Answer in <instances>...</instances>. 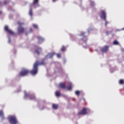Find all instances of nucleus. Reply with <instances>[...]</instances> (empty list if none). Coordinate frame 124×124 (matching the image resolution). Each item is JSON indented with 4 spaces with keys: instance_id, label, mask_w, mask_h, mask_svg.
Masks as SVG:
<instances>
[{
    "instance_id": "1",
    "label": "nucleus",
    "mask_w": 124,
    "mask_h": 124,
    "mask_svg": "<svg viewBox=\"0 0 124 124\" xmlns=\"http://www.w3.org/2000/svg\"><path fill=\"white\" fill-rule=\"evenodd\" d=\"M38 71V62L37 61L34 64L33 69L29 72L32 75H36Z\"/></svg>"
},
{
    "instance_id": "2",
    "label": "nucleus",
    "mask_w": 124,
    "mask_h": 124,
    "mask_svg": "<svg viewBox=\"0 0 124 124\" xmlns=\"http://www.w3.org/2000/svg\"><path fill=\"white\" fill-rule=\"evenodd\" d=\"M17 24L19 26L18 27L17 32L18 34H23V33H24V32H25V28L21 26H22V25H24V23H21L20 22V21H18L17 22Z\"/></svg>"
},
{
    "instance_id": "3",
    "label": "nucleus",
    "mask_w": 124,
    "mask_h": 124,
    "mask_svg": "<svg viewBox=\"0 0 124 124\" xmlns=\"http://www.w3.org/2000/svg\"><path fill=\"white\" fill-rule=\"evenodd\" d=\"M9 121L11 124H18V121L17 118L15 116H11L9 117Z\"/></svg>"
},
{
    "instance_id": "4",
    "label": "nucleus",
    "mask_w": 124,
    "mask_h": 124,
    "mask_svg": "<svg viewBox=\"0 0 124 124\" xmlns=\"http://www.w3.org/2000/svg\"><path fill=\"white\" fill-rule=\"evenodd\" d=\"M30 73V71L28 69H23L19 72V77H22L23 76H27L28 74Z\"/></svg>"
},
{
    "instance_id": "5",
    "label": "nucleus",
    "mask_w": 124,
    "mask_h": 124,
    "mask_svg": "<svg viewBox=\"0 0 124 124\" xmlns=\"http://www.w3.org/2000/svg\"><path fill=\"white\" fill-rule=\"evenodd\" d=\"M101 13L102 14L101 17L102 19H103L105 21H106L105 26L106 27H107V24H109V22L106 21V13L104 11H101Z\"/></svg>"
},
{
    "instance_id": "6",
    "label": "nucleus",
    "mask_w": 124,
    "mask_h": 124,
    "mask_svg": "<svg viewBox=\"0 0 124 124\" xmlns=\"http://www.w3.org/2000/svg\"><path fill=\"white\" fill-rule=\"evenodd\" d=\"M87 111H88V108H83L80 112L78 113V115H87V114H88Z\"/></svg>"
},
{
    "instance_id": "7",
    "label": "nucleus",
    "mask_w": 124,
    "mask_h": 124,
    "mask_svg": "<svg viewBox=\"0 0 124 124\" xmlns=\"http://www.w3.org/2000/svg\"><path fill=\"white\" fill-rule=\"evenodd\" d=\"M108 50H109V46H106L101 48L102 53H106Z\"/></svg>"
},
{
    "instance_id": "8",
    "label": "nucleus",
    "mask_w": 124,
    "mask_h": 124,
    "mask_svg": "<svg viewBox=\"0 0 124 124\" xmlns=\"http://www.w3.org/2000/svg\"><path fill=\"white\" fill-rule=\"evenodd\" d=\"M4 29L5 31H7L8 33H9V34H14V31H11V30L9 29L8 26H5Z\"/></svg>"
},
{
    "instance_id": "9",
    "label": "nucleus",
    "mask_w": 124,
    "mask_h": 124,
    "mask_svg": "<svg viewBox=\"0 0 124 124\" xmlns=\"http://www.w3.org/2000/svg\"><path fill=\"white\" fill-rule=\"evenodd\" d=\"M60 87L61 89H63V90H64V89H66V85H65V84L64 83H61L59 84Z\"/></svg>"
},
{
    "instance_id": "10",
    "label": "nucleus",
    "mask_w": 124,
    "mask_h": 124,
    "mask_svg": "<svg viewBox=\"0 0 124 124\" xmlns=\"http://www.w3.org/2000/svg\"><path fill=\"white\" fill-rule=\"evenodd\" d=\"M37 38L38 40V43H41V42H43V41H44V39L40 36H38Z\"/></svg>"
},
{
    "instance_id": "11",
    "label": "nucleus",
    "mask_w": 124,
    "mask_h": 124,
    "mask_svg": "<svg viewBox=\"0 0 124 124\" xmlns=\"http://www.w3.org/2000/svg\"><path fill=\"white\" fill-rule=\"evenodd\" d=\"M52 108L53 109H54V110H57L58 108H59V105L53 104H52Z\"/></svg>"
},
{
    "instance_id": "12",
    "label": "nucleus",
    "mask_w": 124,
    "mask_h": 124,
    "mask_svg": "<svg viewBox=\"0 0 124 124\" xmlns=\"http://www.w3.org/2000/svg\"><path fill=\"white\" fill-rule=\"evenodd\" d=\"M54 56H55V53H50L47 54V57H48L49 59H51V58H53Z\"/></svg>"
},
{
    "instance_id": "13",
    "label": "nucleus",
    "mask_w": 124,
    "mask_h": 124,
    "mask_svg": "<svg viewBox=\"0 0 124 124\" xmlns=\"http://www.w3.org/2000/svg\"><path fill=\"white\" fill-rule=\"evenodd\" d=\"M45 60H43L41 62H38V65H45Z\"/></svg>"
},
{
    "instance_id": "14",
    "label": "nucleus",
    "mask_w": 124,
    "mask_h": 124,
    "mask_svg": "<svg viewBox=\"0 0 124 124\" xmlns=\"http://www.w3.org/2000/svg\"><path fill=\"white\" fill-rule=\"evenodd\" d=\"M0 117H1L3 120V119H4V115L3 114V111L2 110H0Z\"/></svg>"
},
{
    "instance_id": "15",
    "label": "nucleus",
    "mask_w": 124,
    "mask_h": 124,
    "mask_svg": "<svg viewBox=\"0 0 124 124\" xmlns=\"http://www.w3.org/2000/svg\"><path fill=\"white\" fill-rule=\"evenodd\" d=\"M29 15L31 16L32 17L33 13H32V9L31 8L29 10Z\"/></svg>"
},
{
    "instance_id": "16",
    "label": "nucleus",
    "mask_w": 124,
    "mask_h": 124,
    "mask_svg": "<svg viewBox=\"0 0 124 124\" xmlns=\"http://www.w3.org/2000/svg\"><path fill=\"white\" fill-rule=\"evenodd\" d=\"M69 86L67 87V90L68 91H71V90L72 89V84H71V83H69Z\"/></svg>"
},
{
    "instance_id": "17",
    "label": "nucleus",
    "mask_w": 124,
    "mask_h": 124,
    "mask_svg": "<svg viewBox=\"0 0 124 124\" xmlns=\"http://www.w3.org/2000/svg\"><path fill=\"white\" fill-rule=\"evenodd\" d=\"M39 52H41V48L39 47L37 49H36L35 52L37 55H39Z\"/></svg>"
},
{
    "instance_id": "18",
    "label": "nucleus",
    "mask_w": 124,
    "mask_h": 124,
    "mask_svg": "<svg viewBox=\"0 0 124 124\" xmlns=\"http://www.w3.org/2000/svg\"><path fill=\"white\" fill-rule=\"evenodd\" d=\"M55 95L56 96H61V92H60L59 91H57L55 93Z\"/></svg>"
},
{
    "instance_id": "19",
    "label": "nucleus",
    "mask_w": 124,
    "mask_h": 124,
    "mask_svg": "<svg viewBox=\"0 0 124 124\" xmlns=\"http://www.w3.org/2000/svg\"><path fill=\"white\" fill-rule=\"evenodd\" d=\"M30 99H31V100H33L35 99V96L33 95H31L30 96Z\"/></svg>"
},
{
    "instance_id": "20",
    "label": "nucleus",
    "mask_w": 124,
    "mask_h": 124,
    "mask_svg": "<svg viewBox=\"0 0 124 124\" xmlns=\"http://www.w3.org/2000/svg\"><path fill=\"white\" fill-rule=\"evenodd\" d=\"M119 42H117V40H114L113 42V45H119Z\"/></svg>"
},
{
    "instance_id": "21",
    "label": "nucleus",
    "mask_w": 124,
    "mask_h": 124,
    "mask_svg": "<svg viewBox=\"0 0 124 124\" xmlns=\"http://www.w3.org/2000/svg\"><path fill=\"white\" fill-rule=\"evenodd\" d=\"M38 1H39V0H34L33 4H37V3H38Z\"/></svg>"
},
{
    "instance_id": "22",
    "label": "nucleus",
    "mask_w": 124,
    "mask_h": 124,
    "mask_svg": "<svg viewBox=\"0 0 124 124\" xmlns=\"http://www.w3.org/2000/svg\"><path fill=\"white\" fill-rule=\"evenodd\" d=\"M90 5H91V6H94V5H95V4H94V2L91 1L90 2Z\"/></svg>"
},
{
    "instance_id": "23",
    "label": "nucleus",
    "mask_w": 124,
    "mask_h": 124,
    "mask_svg": "<svg viewBox=\"0 0 124 124\" xmlns=\"http://www.w3.org/2000/svg\"><path fill=\"white\" fill-rule=\"evenodd\" d=\"M80 36H84L85 37V32H81V33L79 34Z\"/></svg>"
},
{
    "instance_id": "24",
    "label": "nucleus",
    "mask_w": 124,
    "mask_h": 124,
    "mask_svg": "<svg viewBox=\"0 0 124 124\" xmlns=\"http://www.w3.org/2000/svg\"><path fill=\"white\" fill-rule=\"evenodd\" d=\"M61 50L62 51V52H64L65 51V47L63 46L61 48Z\"/></svg>"
},
{
    "instance_id": "25",
    "label": "nucleus",
    "mask_w": 124,
    "mask_h": 124,
    "mask_svg": "<svg viewBox=\"0 0 124 124\" xmlns=\"http://www.w3.org/2000/svg\"><path fill=\"white\" fill-rule=\"evenodd\" d=\"M124 83V81L123 79H121L120 81H119V84H121L122 85H123V84Z\"/></svg>"
},
{
    "instance_id": "26",
    "label": "nucleus",
    "mask_w": 124,
    "mask_h": 124,
    "mask_svg": "<svg viewBox=\"0 0 124 124\" xmlns=\"http://www.w3.org/2000/svg\"><path fill=\"white\" fill-rule=\"evenodd\" d=\"M33 27L34 28V29H38V26L36 24H33Z\"/></svg>"
},
{
    "instance_id": "27",
    "label": "nucleus",
    "mask_w": 124,
    "mask_h": 124,
    "mask_svg": "<svg viewBox=\"0 0 124 124\" xmlns=\"http://www.w3.org/2000/svg\"><path fill=\"white\" fill-rule=\"evenodd\" d=\"M75 93L77 95H79V94H80V91H76Z\"/></svg>"
},
{
    "instance_id": "28",
    "label": "nucleus",
    "mask_w": 124,
    "mask_h": 124,
    "mask_svg": "<svg viewBox=\"0 0 124 124\" xmlns=\"http://www.w3.org/2000/svg\"><path fill=\"white\" fill-rule=\"evenodd\" d=\"M57 58H61V57H62V55H61V54L58 53L57 54Z\"/></svg>"
},
{
    "instance_id": "29",
    "label": "nucleus",
    "mask_w": 124,
    "mask_h": 124,
    "mask_svg": "<svg viewBox=\"0 0 124 124\" xmlns=\"http://www.w3.org/2000/svg\"><path fill=\"white\" fill-rule=\"evenodd\" d=\"M108 32H108V31H107V32H106V33H107V35H108Z\"/></svg>"
},
{
    "instance_id": "30",
    "label": "nucleus",
    "mask_w": 124,
    "mask_h": 124,
    "mask_svg": "<svg viewBox=\"0 0 124 124\" xmlns=\"http://www.w3.org/2000/svg\"><path fill=\"white\" fill-rule=\"evenodd\" d=\"M122 52H124V49L123 48V49H122Z\"/></svg>"
},
{
    "instance_id": "31",
    "label": "nucleus",
    "mask_w": 124,
    "mask_h": 124,
    "mask_svg": "<svg viewBox=\"0 0 124 124\" xmlns=\"http://www.w3.org/2000/svg\"><path fill=\"white\" fill-rule=\"evenodd\" d=\"M53 2H55V1H56L57 0H52Z\"/></svg>"
},
{
    "instance_id": "32",
    "label": "nucleus",
    "mask_w": 124,
    "mask_h": 124,
    "mask_svg": "<svg viewBox=\"0 0 124 124\" xmlns=\"http://www.w3.org/2000/svg\"><path fill=\"white\" fill-rule=\"evenodd\" d=\"M2 13V12L1 11L0 12V14H1Z\"/></svg>"
},
{
    "instance_id": "33",
    "label": "nucleus",
    "mask_w": 124,
    "mask_h": 124,
    "mask_svg": "<svg viewBox=\"0 0 124 124\" xmlns=\"http://www.w3.org/2000/svg\"><path fill=\"white\" fill-rule=\"evenodd\" d=\"M4 4H6V1L4 2Z\"/></svg>"
}]
</instances>
